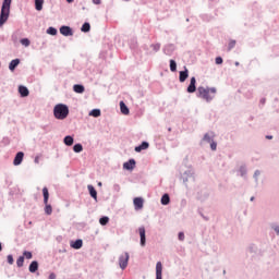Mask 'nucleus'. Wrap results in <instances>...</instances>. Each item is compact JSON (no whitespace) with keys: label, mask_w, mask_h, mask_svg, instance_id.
Here are the masks:
<instances>
[{"label":"nucleus","mask_w":279,"mask_h":279,"mask_svg":"<svg viewBox=\"0 0 279 279\" xmlns=\"http://www.w3.org/2000/svg\"><path fill=\"white\" fill-rule=\"evenodd\" d=\"M216 95H217V87L199 86L196 93V97H198V99H204V101H206L207 104H210V101L215 99Z\"/></svg>","instance_id":"nucleus-1"},{"label":"nucleus","mask_w":279,"mask_h":279,"mask_svg":"<svg viewBox=\"0 0 279 279\" xmlns=\"http://www.w3.org/2000/svg\"><path fill=\"white\" fill-rule=\"evenodd\" d=\"M12 7V0H3L0 11V27H3L10 19V8Z\"/></svg>","instance_id":"nucleus-2"},{"label":"nucleus","mask_w":279,"mask_h":279,"mask_svg":"<svg viewBox=\"0 0 279 279\" xmlns=\"http://www.w3.org/2000/svg\"><path fill=\"white\" fill-rule=\"evenodd\" d=\"M53 116L54 119H58L59 121H64L66 117H69V106L64 104H58L53 108Z\"/></svg>","instance_id":"nucleus-3"},{"label":"nucleus","mask_w":279,"mask_h":279,"mask_svg":"<svg viewBox=\"0 0 279 279\" xmlns=\"http://www.w3.org/2000/svg\"><path fill=\"white\" fill-rule=\"evenodd\" d=\"M181 180H183V184L187 186L186 182H195V170L193 167L187 168L182 174Z\"/></svg>","instance_id":"nucleus-4"},{"label":"nucleus","mask_w":279,"mask_h":279,"mask_svg":"<svg viewBox=\"0 0 279 279\" xmlns=\"http://www.w3.org/2000/svg\"><path fill=\"white\" fill-rule=\"evenodd\" d=\"M43 195H44L45 213L47 215H51L53 213V207L51 206V204H49V189L44 187Z\"/></svg>","instance_id":"nucleus-5"},{"label":"nucleus","mask_w":279,"mask_h":279,"mask_svg":"<svg viewBox=\"0 0 279 279\" xmlns=\"http://www.w3.org/2000/svg\"><path fill=\"white\" fill-rule=\"evenodd\" d=\"M128 263H130V253L124 252L119 256V267L124 270L128 268Z\"/></svg>","instance_id":"nucleus-6"},{"label":"nucleus","mask_w":279,"mask_h":279,"mask_svg":"<svg viewBox=\"0 0 279 279\" xmlns=\"http://www.w3.org/2000/svg\"><path fill=\"white\" fill-rule=\"evenodd\" d=\"M236 175H239L243 180H247V163L242 162L240 165V167L236 169Z\"/></svg>","instance_id":"nucleus-7"},{"label":"nucleus","mask_w":279,"mask_h":279,"mask_svg":"<svg viewBox=\"0 0 279 279\" xmlns=\"http://www.w3.org/2000/svg\"><path fill=\"white\" fill-rule=\"evenodd\" d=\"M248 254H252V256H263L264 251L258 248L256 244H250L247 247Z\"/></svg>","instance_id":"nucleus-8"},{"label":"nucleus","mask_w":279,"mask_h":279,"mask_svg":"<svg viewBox=\"0 0 279 279\" xmlns=\"http://www.w3.org/2000/svg\"><path fill=\"white\" fill-rule=\"evenodd\" d=\"M138 232H140V245L142 247H145V245L147 244V235H146L145 227H140Z\"/></svg>","instance_id":"nucleus-9"},{"label":"nucleus","mask_w":279,"mask_h":279,"mask_svg":"<svg viewBox=\"0 0 279 279\" xmlns=\"http://www.w3.org/2000/svg\"><path fill=\"white\" fill-rule=\"evenodd\" d=\"M196 84H197V78H195V76H192L190 78V84L186 88L187 93H190V94L195 93L197 90V85Z\"/></svg>","instance_id":"nucleus-10"},{"label":"nucleus","mask_w":279,"mask_h":279,"mask_svg":"<svg viewBox=\"0 0 279 279\" xmlns=\"http://www.w3.org/2000/svg\"><path fill=\"white\" fill-rule=\"evenodd\" d=\"M59 32L62 36H65V37L73 36V28L71 26L62 25L59 28Z\"/></svg>","instance_id":"nucleus-11"},{"label":"nucleus","mask_w":279,"mask_h":279,"mask_svg":"<svg viewBox=\"0 0 279 279\" xmlns=\"http://www.w3.org/2000/svg\"><path fill=\"white\" fill-rule=\"evenodd\" d=\"M145 204V199L143 197H135L133 199V205L135 210H143V205Z\"/></svg>","instance_id":"nucleus-12"},{"label":"nucleus","mask_w":279,"mask_h":279,"mask_svg":"<svg viewBox=\"0 0 279 279\" xmlns=\"http://www.w3.org/2000/svg\"><path fill=\"white\" fill-rule=\"evenodd\" d=\"M173 51H175V45L168 44L163 46L162 52L165 53V56H173Z\"/></svg>","instance_id":"nucleus-13"},{"label":"nucleus","mask_w":279,"mask_h":279,"mask_svg":"<svg viewBox=\"0 0 279 279\" xmlns=\"http://www.w3.org/2000/svg\"><path fill=\"white\" fill-rule=\"evenodd\" d=\"M23 158H25V153L19 151L16 153L14 159H13V165L14 167H19L23 162Z\"/></svg>","instance_id":"nucleus-14"},{"label":"nucleus","mask_w":279,"mask_h":279,"mask_svg":"<svg viewBox=\"0 0 279 279\" xmlns=\"http://www.w3.org/2000/svg\"><path fill=\"white\" fill-rule=\"evenodd\" d=\"M134 167H136L135 159H129L123 163V169H125L126 171H133Z\"/></svg>","instance_id":"nucleus-15"},{"label":"nucleus","mask_w":279,"mask_h":279,"mask_svg":"<svg viewBox=\"0 0 279 279\" xmlns=\"http://www.w3.org/2000/svg\"><path fill=\"white\" fill-rule=\"evenodd\" d=\"M83 245L84 241L82 239L70 242V246L72 247V250H82Z\"/></svg>","instance_id":"nucleus-16"},{"label":"nucleus","mask_w":279,"mask_h":279,"mask_svg":"<svg viewBox=\"0 0 279 279\" xmlns=\"http://www.w3.org/2000/svg\"><path fill=\"white\" fill-rule=\"evenodd\" d=\"M185 80H189V69H186V66H184L183 71L179 72V82H181V84H184Z\"/></svg>","instance_id":"nucleus-17"},{"label":"nucleus","mask_w":279,"mask_h":279,"mask_svg":"<svg viewBox=\"0 0 279 279\" xmlns=\"http://www.w3.org/2000/svg\"><path fill=\"white\" fill-rule=\"evenodd\" d=\"M149 149V142L144 141L138 146H135L136 154H141V151Z\"/></svg>","instance_id":"nucleus-18"},{"label":"nucleus","mask_w":279,"mask_h":279,"mask_svg":"<svg viewBox=\"0 0 279 279\" xmlns=\"http://www.w3.org/2000/svg\"><path fill=\"white\" fill-rule=\"evenodd\" d=\"M19 94L21 97H29V89L25 85H20L19 86Z\"/></svg>","instance_id":"nucleus-19"},{"label":"nucleus","mask_w":279,"mask_h":279,"mask_svg":"<svg viewBox=\"0 0 279 279\" xmlns=\"http://www.w3.org/2000/svg\"><path fill=\"white\" fill-rule=\"evenodd\" d=\"M156 279H162V262L156 264Z\"/></svg>","instance_id":"nucleus-20"},{"label":"nucleus","mask_w":279,"mask_h":279,"mask_svg":"<svg viewBox=\"0 0 279 279\" xmlns=\"http://www.w3.org/2000/svg\"><path fill=\"white\" fill-rule=\"evenodd\" d=\"M208 197H210V193L208 191H202L197 195V199H199V202H206V199H208Z\"/></svg>","instance_id":"nucleus-21"},{"label":"nucleus","mask_w":279,"mask_h":279,"mask_svg":"<svg viewBox=\"0 0 279 279\" xmlns=\"http://www.w3.org/2000/svg\"><path fill=\"white\" fill-rule=\"evenodd\" d=\"M87 190H88L90 197L93 199H95V202H97V190L95 189V186L89 184V185H87Z\"/></svg>","instance_id":"nucleus-22"},{"label":"nucleus","mask_w":279,"mask_h":279,"mask_svg":"<svg viewBox=\"0 0 279 279\" xmlns=\"http://www.w3.org/2000/svg\"><path fill=\"white\" fill-rule=\"evenodd\" d=\"M19 64H21V59L11 60V62L9 63V70L16 71V66H19Z\"/></svg>","instance_id":"nucleus-23"},{"label":"nucleus","mask_w":279,"mask_h":279,"mask_svg":"<svg viewBox=\"0 0 279 279\" xmlns=\"http://www.w3.org/2000/svg\"><path fill=\"white\" fill-rule=\"evenodd\" d=\"M28 271L31 274H36L38 271V260H33L28 266Z\"/></svg>","instance_id":"nucleus-24"},{"label":"nucleus","mask_w":279,"mask_h":279,"mask_svg":"<svg viewBox=\"0 0 279 279\" xmlns=\"http://www.w3.org/2000/svg\"><path fill=\"white\" fill-rule=\"evenodd\" d=\"M73 90H74V93L82 95L86 90V87H84V85H82V84H74Z\"/></svg>","instance_id":"nucleus-25"},{"label":"nucleus","mask_w":279,"mask_h":279,"mask_svg":"<svg viewBox=\"0 0 279 279\" xmlns=\"http://www.w3.org/2000/svg\"><path fill=\"white\" fill-rule=\"evenodd\" d=\"M63 143H64V145H66V147H71V146H73V143H75V138H73L72 135H66L63 138Z\"/></svg>","instance_id":"nucleus-26"},{"label":"nucleus","mask_w":279,"mask_h":279,"mask_svg":"<svg viewBox=\"0 0 279 279\" xmlns=\"http://www.w3.org/2000/svg\"><path fill=\"white\" fill-rule=\"evenodd\" d=\"M120 112L122 114H130V108L128 107V105H125L123 100L120 101Z\"/></svg>","instance_id":"nucleus-27"},{"label":"nucleus","mask_w":279,"mask_h":279,"mask_svg":"<svg viewBox=\"0 0 279 279\" xmlns=\"http://www.w3.org/2000/svg\"><path fill=\"white\" fill-rule=\"evenodd\" d=\"M160 202L162 206H169V204H171V197L169 196V194L166 193L161 196Z\"/></svg>","instance_id":"nucleus-28"},{"label":"nucleus","mask_w":279,"mask_h":279,"mask_svg":"<svg viewBox=\"0 0 279 279\" xmlns=\"http://www.w3.org/2000/svg\"><path fill=\"white\" fill-rule=\"evenodd\" d=\"M88 116L94 117V119H98V117H101V109H92Z\"/></svg>","instance_id":"nucleus-29"},{"label":"nucleus","mask_w":279,"mask_h":279,"mask_svg":"<svg viewBox=\"0 0 279 279\" xmlns=\"http://www.w3.org/2000/svg\"><path fill=\"white\" fill-rule=\"evenodd\" d=\"M149 47H150V49H151L150 51L154 56V53H158V51H160L161 45H160V43H157V44H151Z\"/></svg>","instance_id":"nucleus-30"},{"label":"nucleus","mask_w":279,"mask_h":279,"mask_svg":"<svg viewBox=\"0 0 279 279\" xmlns=\"http://www.w3.org/2000/svg\"><path fill=\"white\" fill-rule=\"evenodd\" d=\"M43 5H45V0H35V10L37 12L43 11Z\"/></svg>","instance_id":"nucleus-31"},{"label":"nucleus","mask_w":279,"mask_h":279,"mask_svg":"<svg viewBox=\"0 0 279 279\" xmlns=\"http://www.w3.org/2000/svg\"><path fill=\"white\" fill-rule=\"evenodd\" d=\"M73 151L75 154H82V151H84V146L81 143H77L73 146Z\"/></svg>","instance_id":"nucleus-32"},{"label":"nucleus","mask_w":279,"mask_h":279,"mask_svg":"<svg viewBox=\"0 0 279 279\" xmlns=\"http://www.w3.org/2000/svg\"><path fill=\"white\" fill-rule=\"evenodd\" d=\"M46 33L49 36H58V28H56L53 26H50V27L47 28Z\"/></svg>","instance_id":"nucleus-33"},{"label":"nucleus","mask_w":279,"mask_h":279,"mask_svg":"<svg viewBox=\"0 0 279 279\" xmlns=\"http://www.w3.org/2000/svg\"><path fill=\"white\" fill-rule=\"evenodd\" d=\"M81 32H83L84 34H88V32H90V23L85 22L81 27Z\"/></svg>","instance_id":"nucleus-34"},{"label":"nucleus","mask_w":279,"mask_h":279,"mask_svg":"<svg viewBox=\"0 0 279 279\" xmlns=\"http://www.w3.org/2000/svg\"><path fill=\"white\" fill-rule=\"evenodd\" d=\"M211 134V135H210ZM214 133L211 132V133H205L204 134V137H203V141H205V143H210L211 141H215V140H213L214 138Z\"/></svg>","instance_id":"nucleus-35"},{"label":"nucleus","mask_w":279,"mask_h":279,"mask_svg":"<svg viewBox=\"0 0 279 279\" xmlns=\"http://www.w3.org/2000/svg\"><path fill=\"white\" fill-rule=\"evenodd\" d=\"M170 71L172 73H175V71H178V62H175V60L173 59H170Z\"/></svg>","instance_id":"nucleus-36"},{"label":"nucleus","mask_w":279,"mask_h":279,"mask_svg":"<svg viewBox=\"0 0 279 279\" xmlns=\"http://www.w3.org/2000/svg\"><path fill=\"white\" fill-rule=\"evenodd\" d=\"M99 223L100 226H108V223H110V218L108 216H102L99 219Z\"/></svg>","instance_id":"nucleus-37"},{"label":"nucleus","mask_w":279,"mask_h":279,"mask_svg":"<svg viewBox=\"0 0 279 279\" xmlns=\"http://www.w3.org/2000/svg\"><path fill=\"white\" fill-rule=\"evenodd\" d=\"M137 45H138V41L136 40V38L133 37L129 40L130 49H136Z\"/></svg>","instance_id":"nucleus-38"},{"label":"nucleus","mask_w":279,"mask_h":279,"mask_svg":"<svg viewBox=\"0 0 279 279\" xmlns=\"http://www.w3.org/2000/svg\"><path fill=\"white\" fill-rule=\"evenodd\" d=\"M270 230H274V232L279 236V223L272 222L270 223Z\"/></svg>","instance_id":"nucleus-39"},{"label":"nucleus","mask_w":279,"mask_h":279,"mask_svg":"<svg viewBox=\"0 0 279 279\" xmlns=\"http://www.w3.org/2000/svg\"><path fill=\"white\" fill-rule=\"evenodd\" d=\"M22 256L27 260H32V258H34V254H32L29 251H24Z\"/></svg>","instance_id":"nucleus-40"},{"label":"nucleus","mask_w":279,"mask_h":279,"mask_svg":"<svg viewBox=\"0 0 279 279\" xmlns=\"http://www.w3.org/2000/svg\"><path fill=\"white\" fill-rule=\"evenodd\" d=\"M21 45H23V47H29V45H32V41L29 40V38H22L20 39Z\"/></svg>","instance_id":"nucleus-41"},{"label":"nucleus","mask_w":279,"mask_h":279,"mask_svg":"<svg viewBox=\"0 0 279 279\" xmlns=\"http://www.w3.org/2000/svg\"><path fill=\"white\" fill-rule=\"evenodd\" d=\"M24 263H25V257H24L23 255L20 256V257L16 259V266H17V267H23Z\"/></svg>","instance_id":"nucleus-42"},{"label":"nucleus","mask_w":279,"mask_h":279,"mask_svg":"<svg viewBox=\"0 0 279 279\" xmlns=\"http://www.w3.org/2000/svg\"><path fill=\"white\" fill-rule=\"evenodd\" d=\"M234 47H236V40L231 39L228 45V51H232V49H234Z\"/></svg>","instance_id":"nucleus-43"},{"label":"nucleus","mask_w":279,"mask_h":279,"mask_svg":"<svg viewBox=\"0 0 279 279\" xmlns=\"http://www.w3.org/2000/svg\"><path fill=\"white\" fill-rule=\"evenodd\" d=\"M260 177V170H255L253 178L255 180V184L258 185V178Z\"/></svg>","instance_id":"nucleus-44"},{"label":"nucleus","mask_w":279,"mask_h":279,"mask_svg":"<svg viewBox=\"0 0 279 279\" xmlns=\"http://www.w3.org/2000/svg\"><path fill=\"white\" fill-rule=\"evenodd\" d=\"M7 263H9V265H14V256L12 254L7 256Z\"/></svg>","instance_id":"nucleus-45"},{"label":"nucleus","mask_w":279,"mask_h":279,"mask_svg":"<svg viewBox=\"0 0 279 279\" xmlns=\"http://www.w3.org/2000/svg\"><path fill=\"white\" fill-rule=\"evenodd\" d=\"M209 144H210L211 151H217V142H215V140H214Z\"/></svg>","instance_id":"nucleus-46"},{"label":"nucleus","mask_w":279,"mask_h":279,"mask_svg":"<svg viewBox=\"0 0 279 279\" xmlns=\"http://www.w3.org/2000/svg\"><path fill=\"white\" fill-rule=\"evenodd\" d=\"M143 49H144V51H146V56H153V52H151V50L149 49V46L144 45V46H143Z\"/></svg>","instance_id":"nucleus-47"},{"label":"nucleus","mask_w":279,"mask_h":279,"mask_svg":"<svg viewBox=\"0 0 279 279\" xmlns=\"http://www.w3.org/2000/svg\"><path fill=\"white\" fill-rule=\"evenodd\" d=\"M198 215L202 217V219H204V221H210V218L208 216H205L204 213H202V210L198 209Z\"/></svg>","instance_id":"nucleus-48"},{"label":"nucleus","mask_w":279,"mask_h":279,"mask_svg":"<svg viewBox=\"0 0 279 279\" xmlns=\"http://www.w3.org/2000/svg\"><path fill=\"white\" fill-rule=\"evenodd\" d=\"M113 191H114V193H120L121 192V185H119V183L113 184Z\"/></svg>","instance_id":"nucleus-49"},{"label":"nucleus","mask_w":279,"mask_h":279,"mask_svg":"<svg viewBox=\"0 0 279 279\" xmlns=\"http://www.w3.org/2000/svg\"><path fill=\"white\" fill-rule=\"evenodd\" d=\"M244 97H246V99H252V97H253L252 90H247V92L244 94Z\"/></svg>","instance_id":"nucleus-50"},{"label":"nucleus","mask_w":279,"mask_h":279,"mask_svg":"<svg viewBox=\"0 0 279 279\" xmlns=\"http://www.w3.org/2000/svg\"><path fill=\"white\" fill-rule=\"evenodd\" d=\"M179 241H184V232L180 231L178 234Z\"/></svg>","instance_id":"nucleus-51"},{"label":"nucleus","mask_w":279,"mask_h":279,"mask_svg":"<svg viewBox=\"0 0 279 279\" xmlns=\"http://www.w3.org/2000/svg\"><path fill=\"white\" fill-rule=\"evenodd\" d=\"M216 64H223V58L217 57L216 58Z\"/></svg>","instance_id":"nucleus-52"},{"label":"nucleus","mask_w":279,"mask_h":279,"mask_svg":"<svg viewBox=\"0 0 279 279\" xmlns=\"http://www.w3.org/2000/svg\"><path fill=\"white\" fill-rule=\"evenodd\" d=\"M265 104H267V99H266V98H262V99L259 100V108H260L262 106H265Z\"/></svg>","instance_id":"nucleus-53"},{"label":"nucleus","mask_w":279,"mask_h":279,"mask_svg":"<svg viewBox=\"0 0 279 279\" xmlns=\"http://www.w3.org/2000/svg\"><path fill=\"white\" fill-rule=\"evenodd\" d=\"M95 5H101V0H92Z\"/></svg>","instance_id":"nucleus-54"},{"label":"nucleus","mask_w":279,"mask_h":279,"mask_svg":"<svg viewBox=\"0 0 279 279\" xmlns=\"http://www.w3.org/2000/svg\"><path fill=\"white\" fill-rule=\"evenodd\" d=\"M181 206L184 208V206H186V199L185 198H183V199H181Z\"/></svg>","instance_id":"nucleus-55"},{"label":"nucleus","mask_w":279,"mask_h":279,"mask_svg":"<svg viewBox=\"0 0 279 279\" xmlns=\"http://www.w3.org/2000/svg\"><path fill=\"white\" fill-rule=\"evenodd\" d=\"M39 160H40V157L36 156L34 159L35 165H38Z\"/></svg>","instance_id":"nucleus-56"},{"label":"nucleus","mask_w":279,"mask_h":279,"mask_svg":"<svg viewBox=\"0 0 279 279\" xmlns=\"http://www.w3.org/2000/svg\"><path fill=\"white\" fill-rule=\"evenodd\" d=\"M48 279H56V275L53 272H51L48 277Z\"/></svg>","instance_id":"nucleus-57"},{"label":"nucleus","mask_w":279,"mask_h":279,"mask_svg":"<svg viewBox=\"0 0 279 279\" xmlns=\"http://www.w3.org/2000/svg\"><path fill=\"white\" fill-rule=\"evenodd\" d=\"M266 138H267L268 141H271V140L274 138V135H266Z\"/></svg>","instance_id":"nucleus-58"},{"label":"nucleus","mask_w":279,"mask_h":279,"mask_svg":"<svg viewBox=\"0 0 279 279\" xmlns=\"http://www.w3.org/2000/svg\"><path fill=\"white\" fill-rule=\"evenodd\" d=\"M0 252H3V244L0 242Z\"/></svg>","instance_id":"nucleus-59"},{"label":"nucleus","mask_w":279,"mask_h":279,"mask_svg":"<svg viewBox=\"0 0 279 279\" xmlns=\"http://www.w3.org/2000/svg\"><path fill=\"white\" fill-rule=\"evenodd\" d=\"M255 199H256V197L252 196V197L250 198V202H254Z\"/></svg>","instance_id":"nucleus-60"},{"label":"nucleus","mask_w":279,"mask_h":279,"mask_svg":"<svg viewBox=\"0 0 279 279\" xmlns=\"http://www.w3.org/2000/svg\"><path fill=\"white\" fill-rule=\"evenodd\" d=\"M66 3H73L74 0H65Z\"/></svg>","instance_id":"nucleus-61"},{"label":"nucleus","mask_w":279,"mask_h":279,"mask_svg":"<svg viewBox=\"0 0 279 279\" xmlns=\"http://www.w3.org/2000/svg\"><path fill=\"white\" fill-rule=\"evenodd\" d=\"M239 64H240V63H239L238 61H235V66H239Z\"/></svg>","instance_id":"nucleus-62"},{"label":"nucleus","mask_w":279,"mask_h":279,"mask_svg":"<svg viewBox=\"0 0 279 279\" xmlns=\"http://www.w3.org/2000/svg\"><path fill=\"white\" fill-rule=\"evenodd\" d=\"M98 186H102V183H101V182H98Z\"/></svg>","instance_id":"nucleus-63"},{"label":"nucleus","mask_w":279,"mask_h":279,"mask_svg":"<svg viewBox=\"0 0 279 279\" xmlns=\"http://www.w3.org/2000/svg\"><path fill=\"white\" fill-rule=\"evenodd\" d=\"M168 132H171V128H168Z\"/></svg>","instance_id":"nucleus-64"}]
</instances>
